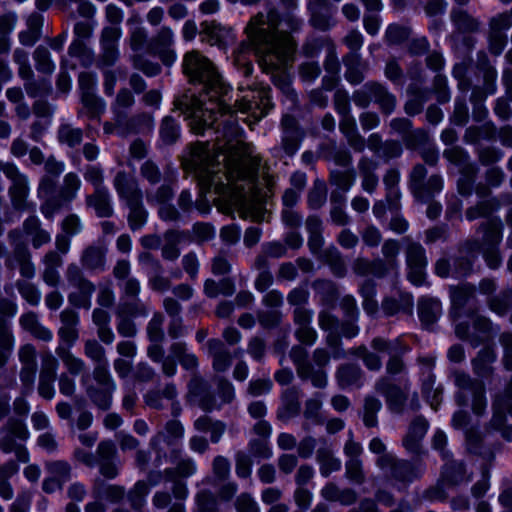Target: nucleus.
Returning a JSON list of instances; mask_svg holds the SVG:
<instances>
[{"instance_id": "nucleus-15", "label": "nucleus", "mask_w": 512, "mask_h": 512, "mask_svg": "<svg viewBox=\"0 0 512 512\" xmlns=\"http://www.w3.org/2000/svg\"><path fill=\"white\" fill-rule=\"evenodd\" d=\"M372 346L378 351H387L391 355V359L387 364L388 373L396 374L402 370L403 364L397 357V354L404 352L405 349L400 346L398 341L388 343L383 339L377 338L373 340Z\"/></svg>"}, {"instance_id": "nucleus-51", "label": "nucleus", "mask_w": 512, "mask_h": 512, "mask_svg": "<svg viewBox=\"0 0 512 512\" xmlns=\"http://www.w3.org/2000/svg\"><path fill=\"white\" fill-rule=\"evenodd\" d=\"M149 485L144 481H138L134 489L130 493V500L136 508H139L143 504L144 497L149 492Z\"/></svg>"}, {"instance_id": "nucleus-26", "label": "nucleus", "mask_w": 512, "mask_h": 512, "mask_svg": "<svg viewBox=\"0 0 512 512\" xmlns=\"http://www.w3.org/2000/svg\"><path fill=\"white\" fill-rule=\"evenodd\" d=\"M318 460L320 462V472L325 477L341 468V461L335 458L329 449L319 450Z\"/></svg>"}, {"instance_id": "nucleus-11", "label": "nucleus", "mask_w": 512, "mask_h": 512, "mask_svg": "<svg viewBox=\"0 0 512 512\" xmlns=\"http://www.w3.org/2000/svg\"><path fill=\"white\" fill-rule=\"evenodd\" d=\"M122 35L121 28L116 25H109L103 29L101 46L102 61L106 65H112L118 58L117 43Z\"/></svg>"}, {"instance_id": "nucleus-41", "label": "nucleus", "mask_w": 512, "mask_h": 512, "mask_svg": "<svg viewBox=\"0 0 512 512\" xmlns=\"http://www.w3.org/2000/svg\"><path fill=\"white\" fill-rule=\"evenodd\" d=\"M373 97L381 105L383 110L387 113L391 112L395 106V98L387 92L381 85L373 86Z\"/></svg>"}, {"instance_id": "nucleus-2", "label": "nucleus", "mask_w": 512, "mask_h": 512, "mask_svg": "<svg viewBox=\"0 0 512 512\" xmlns=\"http://www.w3.org/2000/svg\"><path fill=\"white\" fill-rule=\"evenodd\" d=\"M279 15L270 10L260 13L249 22L246 33L262 70L272 75V80L284 93L292 92L287 69L293 61L295 43L291 36L277 30Z\"/></svg>"}, {"instance_id": "nucleus-24", "label": "nucleus", "mask_w": 512, "mask_h": 512, "mask_svg": "<svg viewBox=\"0 0 512 512\" xmlns=\"http://www.w3.org/2000/svg\"><path fill=\"white\" fill-rule=\"evenodd\" d=\"M198 431L210 432L211 441L216 443L224 433L225 427L221 422H212L207 416L198 418L194 423Z\"/></svg>"}, {"instance_id": "nucleus-23", "label": "nucleus", "mask_w": 512, "mask_h": 512, "mask_svg": "<svg viewBox=\"0 0 512 512\" xmlns=\"http://www.w3.org/2000/svg\"><path fill=\"white\" fill-rule=\"evenodd\" d=\"M376 389L379 393L386 396L387 401L398 407L403 403V392L394 385H391L387 379H382L376 384Z\"/></svg>"}, {"instance_id": "nucleus-45", "label": "nucleus", "mask_w": 512, "mask_h": 512, "mask_svg": "<svg viewBox=\"0 0 512 512\" xmlns=\"http://www.w3.org/2000/svg\"><path fill=\"white\" fill-rule=\"evenodd\" d=\"M423 394L431 408L436 410L441 402L442 390L434 387V381L429 380L423 384Z\"/></svg>"}, {"instance_id": "nucleus-18", "label": "nucleus", "mask_w": 512, "mask_h": 512, "mask_svg": "<svg viewBox=\"0 0 512 512\" xmlns=\"http://www.w3.org/2000/svg\"><path fill=\"white\" fill-rule=\"evenodd\" d=\"M184 435V428L179 421H169L165 426V432H161L153 437L151 445L153 447H159L162 442L168 445L173 444L177 440L181 439Z\"/></svg>"}, {"instance_id": "nucleus-53", "label": "nucleus", "mask_w": 512, "mask_h": 512, "mask_svg": "<svg viewBox=\"0 0 512 512\" xmlns=\"http://www.w3.org/2000/svg\"><path fill=\"white\" fill-rule=\"evenodd\" d=\"M360 169L363 172L362 187L366 192H373L378 184V178L373 172L367 167V163L362 161L360 163Z\"/></svg>"}, {"instance_id": "nucleus-13", "label": "nucleus", "mask_w": 512, "mask_h": 512, "mask_svg": "<svg viewBox=\"0 0 512 512\" xmlns=\"http://www.w3.org/2000/svg\"><path fill=\"white\" fill-rule=\"evenodd\" d=\"M61 327L58 334L61 341L71 347L78 339L77 325L79 317L72 310H64L61 313Z\"/></svg>"}, {"instance_id": "nucleus-60", "label": "nucleus", "mask_w": 512, "mask_h": 512, "mask_svg": "<svg viewBox=\"0 0 512 512\" xmlns=\"http://www.w3.org/2000/svg\"><path fill=\"white\" fill-rule=\"evenodd\" d=\"M35 359H36V351L32 345L26 344L20 348L19 360L22 365L37 366Z\"/></svg>"}, {"instance_id": "nucleus-9", "label": "nucleus", "mask_w": 512, "mask_h": 512, "mask_svg": "<svg viewBox=\"0 0 512 512\" xmlns=\"http://www.w3.org/2000/svg\"><path fill=\"white\" fill-rule=\"evenodd\" d=\"M502 239L501 224L498 220L489 219L484 231V245L481 247L487 264L491 268L499 266L501 259L496 250V246Z\"/></svg>"}, {"instance_id": "nucleus-34", "label": "nucleus", "mask_w": 512, "mask_h": 512, "mask_svg": "<svg viewBox=\"0 0 512 512\" xmlns=\"http://www.w3.org/2000/svg\"><path fill=\"white\" fill-rule=\"evenodd\" d=\"M56 352L70 373L76 375V374H79L83 370V368H84L83 361L81 359L75 357L72 353H70L62 345H59Z\"/></svg>"}, {"instance_id": "nucleus-1", "label": "nucleus", "mask_w": 512, "mask_h": 512, "mask_svg": "<svg viewBox=\"0 0 512 512\" xmlns=\"http://www.w3.org/2000/svg\"><path fill=\"white\" fill-rule=\"evenodd\" d=\"M223 123V129L216 130V143L193 146L185 165L197 173L203 189H214L219 201L237 209L244 218L263 221L255 185L260 159L254 155V147L242 139V129L232 115Z\"/></svg>"}, {"instance_id": "nucleus-47", "label": "nucleus", "mask_w": 512, "mask_h": 512, "mask_svg": "<svg viewBox=\"0 0 512 512\" xmlns=\"http://www.w3.org/2000/svg\"><path fill=\"white\" fill-rule=\"evenodd\" d=\"M15 437L24 441L29 436V431L22 418L13 419L9 422L7 437Z\"/></svg>"}, {"instance_id": "nucleus-4", "label": "nucleus", "mask_w": 512, "mask_h": 512, "mask_svg": "<svg viewBox=\"0 0 512 512\" xmlns=\"http://www.w3.org/2000/svg\"><path fill=\"white\" fill-rule=\"evenodd\" d=\"M114 186L119 196L130 207L129 222L132 229L140 228L146 221V212L140 205L142 193L136 181L125 173L119 172L115 177Z\"/></svg>"}, {"instance_id": "nucleus-3", "label": "nucleus", "mask_w": 512, "mask_h": 512, "mask_svg": "<svg viewBox=\"0 0 512 512\" xmlns=\"http://www.w3.org/2000/svg\"><path fill=\"white\" fill-rule=\"evenodd\" d=\"M183 69L192 82L203 84V93L191 100L188 114L194 133L202 134L217 120V116H226L230 107L226 104L229 88L223 82L213 63L197 51L185 54Z\"/></svg>"}, {"instance_id": "nucleus-63", "label": "nucleus", "mask_w": 512, "mask_h": 512, "mask_svg": "<svg viewBox=\"0 0 512 512\" xmlns=\"http://www.w3.org/2000/svg\"><path fill=\"white\" fill-rule=\"evenodd\" d=\"M85 354L94 361L102 362L104 360V349L96 341H87L85 344Z\"/></svg>"}, {"instance_id": "nucleus-58", "label": "nucleus", "mask_w": 512, "mask_h": 512, "mask_svg": "<svg viewBox=\"0 0 512 512\" xmlns=\"http://www.w3.org/2000/svg\"><path fill=\"white\" fill-rule=\"evenodd\" d=\"M272 383L269 379H259L251 381L248 392L252 396H260L270 391Z\"/></svg>"}, {"instance_id": "nucleus-14", "label": "nucleus", "mask_w": 512, "mask_h": 512, "mask_svg": "<svg viewBox=\"0 0 512 512\" xmlns=\"http://www.w3.org/2000/svg\"><path fill=\"white\" fill-rule=\"evenodd\" d=\"M429 424L422 417L416 418L409 427L408 433L403 440L405 449L409 452L417 453L420 448V442L428 430Z\"/></svg>"}, {"instance_id": "nucleus-28", "label": "nucleus", "mask_w": 512, "mask_h": 512, "mask_svg": "<svg viewBox=\"0 0 512 512\" xmlns=\"http://www.w3.org/2000/svg\"><path fill=\"white\" fill-rule=\"evenodd\" d=\"M319 325L322 329L329 331L328 334V343L331 346H336L338 339L337 335L339 334V324L337 320L329 313L322 312L319 315Z\"/></svg>"}, {"instance_id": "nucleus-32", "label": "nucleus", "mask_w": 512, "mask_h": 512, "mask_svg": "<svg viewBox=\"0 0 512 512\" xmlns=\"http://www.w3.org/2000/svg\"><path fill=\"white\" fill-rule=\"evenodd\" d=\"M340 129L346 135L350 145L353 146L354 149L359 151L364 149V140L358 136L354 120L346 117L340 124Z\"/></svg>"}, {"instance_id": "nucleus-56", "label": "nucleus", "mask_w": 512, "mask_h": 512, "mask_svg": "<svg viewBox=\"0 0 512 512\" xmlns=\"http://www.w3.org/2000/svg\"><path fill=\"white\" fill-rule=\"evenodd\" d=\"M82 223L77 215H69L62 222L63 231L70 236L77 235L82 231Z\"/></svg>"}, {"instance_id": "nucleus-19", "label": "nucleus", "mask_w": 512, "mask_h": 512, "mask_svg": "<svg viewBox=\"0 0 512 512\" xmlns=\"http://www.w3.org/2000/svg\"><path fill=\"white\" fill-rule=\"evenodd\" d=\"M20 322L23 328L29 331L34 337L43 341L52 340V332L39 322L37 316L34 313H27L23 315L20 319Z\"/></svg>"}, {"instance_id": "nucleus-29", "label": "nucleus", "mask_w": 512, "mask_h": 512, "mask_svg": "<svg viewBox=\"0 0 512 512\" xmlns=\"http://www.w3.org/2000/svg\"><path fill=\"white\" fill-rule=\"evenodd\" d=\"M496 355L491 348H484L474 359L473 365L475 372L484 376L490 371V365L494 362Z\"/></svg>"}, {"instance_id": "nucleus-12", "label": "nucleus", "mask_w": 512, "mask_h": 512, "mask_svg": "<svg viewBox=\"0 0 512 512\" xmlns=\"http://www.w3.org/2000/svg\"><path fill=\"white\" fill-rule=\"evenodd\" d=\"M173 43V32L171 29L166 27L162 28L157 37L154 39L153 50L156 54L159 55L162 62L167 66L172 65L177 59V55L172 49Z\"/></svg>"}, {"instance_id": "nucleus-36", "label": "nucleus", "mask_w": 512, "mask_h": 512, "mask_svg": "<svg viewBox=\"0 0 512 512\" xmlns=\"http://www.w3.org/2000/svg\"><path fill=\"white\" fill-rule=\"evenodd\" d=\"M501 343L504 347V363L507 370L512 371V334H503ZM509 396L512 397V387L509 389ZM508 413L512 416V398L508 400Z\"/></svg>"}, {"instance_id": "nucleus-30", "label": "nucleus", "mask_w": 512, "mask_h": 512, "mask_svg": "<svg viewBox=\"0 0 512 512\" xmlns=\"http://www.w3.org/2000/svg\"><path fill=\"white\" fill-rule=\"evenodd\" d=\"M58 139L60 143L74 147L82 141V131L79 128L64 124L59 128Z\"/></svg>"}, {"instance_id": "nucleus-48", "label": "nucleus", "mask_w": 512, "mask_h": 512, "mask_svg": "<svg viewBox=\"0 0 512 512\" xmlns=\"http://www.w3.org/2000/svg\"><path fill=\"white\" fill-rule=\"evenodd\" d=\"M57 369L58 362L56 358L51 353L45 354L42 358L40 377L55 379Z\"/></svg>"}, {"instance_id": "nucleus-31", "label": "nucleus", "mask_w": 512, "mask_h": 512, "mask_svg": "<svg viewBox=\"0 0 512 512\" xmlns=\"http://www.w3.org/2000/svg\"><path fill=\"white\" fill-rule=\"evenodd\" d=\"M337 378L342 388L357 385L361 378V371L358 367L352 365L343 366L339 369Z\"/></svg>"}, {"instance_id": "nucleus-55", "label": "nucleus", "mask_w": 512, "mask_h": 512, "mask_svg": "<svg viewBox=\"0 0 512 512\" xmlns=\"http://www.w3.org/2000/svg\"><path fill=\"white\" fill-rule=\"evenodd\" d=\"M424 249L418 244H411L407 250V264H426Z\"/></svg>"}, {"instance_id": "nucleus-33", "label": "nucleus", "mask_w": 512, "mask_h": 512, "mask_svg": "<svg viewBox=\"0 0 512 512\" xmlns=\"http://www.w3.org/2000/svg\"><path fill=\"white\" fill-rule=\"evenodd\" d=\"M82 263L90 269L103 267L104 250L98 247H88L82 255Z\"/></svg>"}, {"instance_id": "nucleus-8", "label": "nucleus", "mask_w": 512, "mask_h": 512, "mask_svg": "<svg viewBox=\"0 0 512 512\" xmlns=\"http://www.w3.org/2000/svg\"><path fill=\"white\" fill-rule=\"evenodd\" d=\"M2 172L11 181L9 193L13 205L22 209L26 207V198L29 194L28 179L19 172L18 168L11 164L2 165Z\"/></svg>"}, {"instance_id": "nucleus-17", "label": "nucleus", "mask_w": 512, "mask_h": 512, "mask_svg": "<svg viewBox=\"0 0 512 512\" xmlns=\"http://www.w3.org/2000/svg\"><path fill=\"white\" fill-rule=\"evenodd\" d=\"M208 352L213 357V369L223 372L230 367L231 356L224 348L223 343L217 339H211L207 343Z\"/></svg>"}, {"instance_id": "nucleus-40", "label": "nucleus", "mask_w": 512, "mask_h": 512, "mask_svg": "<svg viewBox=\"0 0 512 512\" xmlns=\"http://www.w3.org/2000/svg\"><path fill=\"white\" fill-rule=\"evenodd\" d=\"M426 169L422 165H417L413 168L411 172V184L413 191L417 198L423 199L425 187L423 184V180L426 176Z\"/></svg>"}, {"instance_id": "nucleus-54", "label": "nucleus", "mask_w": 512, "mask_h": 512, "mask_svg": "<svg viewBox=\"0 0 512 512\" xmlns=\"http://www.w3.org/2000/svg\"><path fill=\"white\" fill-rule=\"evenodd\" d=\"M2 452H14L15 457L20 462H27L28 461V452L23 447L21 443H17L15 440L13 441H6L5 443L2 442Z\"/></svg>"}, {"instance_id": "nucleus-25", "label": "nucleus", "mask_w": 512, "mask_h": 512, "mask_svg": "<svg viewBox=\"0 0 512 512\" xmlns=\"http://www.w3.org/2000/svg\"><path fill=\"white\" fill-rule=\"evenodd\" d=\"M81 187V180L78 175L68 173L64 177L63 186L60 192V198L64 202H71L76 198L77 192Z\"/></svg>"}, {"instance_id": "nucleus-21", "label": "nucleus", "mask_w": 512, "mask_h": 512, "mask_svg": "<svg viewBox=\"0 0 512 512\" xmlns=\"http://www.w3.org/2000/svg\"><path fill=\"white\" fill-rule=\"evenodd\" d=\"M87 203L93 207L99 217H108L112 213L110 196L107 189H98L93 196L87 198Z\"/></svg>"}, {"instance_id": "nucleus-35", "label": "nucleus", "mask_w": 512, "mask_h": 512, "mask_svg": "<svg viewBox=\"0 0 512 512\" xmlns=\"http://www.w3.org/2000/svg\"><path fill=\"white\" fill-rule=\"evenodd\" d=\"M160 137L166 144H171L179 137V126L171 117H165L160 128Z\"/></svg>"}, {"instance_id": "nucleus-10", "label": "nucleus", "mask_w": 512, "mask_h": 512, "mask_svg": "<svg viewBox=\"0 0 512 512\" xmlns=\"http://www.w3.org/2000/svg\"><path fill=\"white\" fill-rule=\"evenodd\" d=\"M67 276L69 281L79 290L78 293L72 292L69 295V301L75 306L89 307L90 296L94 290L93 285L81 277L80 269L76 265L68 267Z\"/></svg>"}, {"instance_id": "nucleus-64", "label": "nucleus", "mask_w": 512, "mask_h": 512, "mask_svg": "<svg viewBox=\"0 0 512 512\" xmlns=\"http://www.w3.org/2000/svg\"><path fill=\"white\" fill-rule=\"evenodd\" d=\"M198 507L203 512H211L215 507V499L211 493L202 491L196 497Z\"/></svg>"}, {"instance_id": "nucleus-6", "label": "nucleus", "mask_w": 512, "mask_h": 512, "mask_svg": "<svg viewBox=\"0 0 512 512\" xmlns=\"http://www.w3.org/2000/svg\"><path fill=\"white\" fill-rule=\"evenodd\" d=\"M271 108L270 89L267 87L248 90L244 95L236 99L237 111L250 113L249 118L245 120L249 125L255 124L262 119Z\"/></svg>"}, {"instance_id": "nucleus-50", "label": "nucleus", "mask_w": 512, "mask_h": 512, "mask_svg": "<svg viewBox=\"0 0 512 512\" xmlns=\"http://www.w3.org/2000/svg\"><path fill=\"white\" fill-rule=\"evenodd\" d=\"M400 175L396 170H390L384 177V184L387 189V197L388 198H399V191L397 188V184L399 182Z\"/></svg>"}, {"instance_id": "nucleus-52", "label": "nucleus", "mask_w": 512, "mask_h": 512, "mask_svg": "<svg viewBox=\"0 0 512 512\" xmlns=\"http://www.w3.org/2000/svg\"><path fill=\"white\" fill-rule=\"evenodd\" d=\"M467 419L468 416L465 412L458 411L452 417V425L456 429H463L467 440L469 442H474L477 440V437H474L473 432L467 428Z\"/></svg>"}, {"instance_id": "nucleus-16", "label": "nucleus", "mask_w": 512, "mask_h": 512, "mask_svg": "<svg viewBox=\"0 0 512 512\" xmlns=\"http://www.w3.org/2000/svg\"><path fill=\"white\" fill-rule=\"evenodd\" d=\"M23 231L31 239L35 248H39L51 240L50 233L41 228L40 220L36 216H31L24 221Z\"/></svg>"}, {"instance_id": "nucleus-57", "label": "nucleus", "mask_w": 512, "mask_h": 512, "mask_svg": "<svg viewBox=\"0 0 512 512\" xmlns=\"http://www.w3.org/2000/svg\"><path fill=\"white\" fill-rule=\"evenodd\" d=\"M346 475L349 479L358 483L363 480L362 466L359 459L353 458L346 462Z\"/></svg>"}, {"instance_id": "nucleus-62", "label": "nucleus", "mask_w": 512, "mask_h": 512, "mask_svg": "<svg viewBox=\"0 0 512 512\" xmlns=\"http://www.w3.org/2000/svg\"><path fill=\"white\" fill-rule=\"evenodd\" d=\"M408 36V31L398 25H390L386 30V37L391 43H399L405 40Z\"/></svg>"}, {"instance_id": "nucleus-7", "label": "nucleus", "mask_w": 512, "mask_h": 512, "mask_svg": "<svg viewBox=\"0 0 512 512\" xmlns=\"http://www.w3.org/2000/svg\"><path fill=\"white\" fill-rule=\"evenodd\" d=\"M455 384L459 388L456 396L458 404L465 405L471 397L473 411L475 414L480 415L486 407L483 385L478 382H472L465 374H456Z\"/></svg>"}, {"instance_id": "nucleus-44", "label": "nucleus", "mask_w": 512, "mask_h": 512, "mask_svg": "<svg viewBox=\"0 0 512 512\" xmlns=\"http://www.w3.org/2000/svg\"><path fill=\"white\" fill-rule=\"evenodd\" d=\"M202 382L198 379H194L190 385L189 390L191 395L195 398L194 400L198 403L200 407H202L204 410H212L216 408L215 403L209 398L202 397L200 388H201Z\"/></svg>"}, {"instance_id": "nucleus-42", "label": "nucleus", "mask_w": 512, "mask_h": 512, "mask_svg": "<svg viewBox=\"0 0 512 512\" xmlns=\"http://www.w3.org/2000/svg\"><path fill=\"white\" fill-rule=\"evenodd\" d=\"M307 227L310 232L309 247L313 252H316L322 245V238L320 235L321 223L317 218H309L307 221Z\"/></svg>"}, {"instance_id": "nucleus-59", "label": "nucleus", "mask_w": 512, "mask_h": 512, "mask_svg": "<svg viewBox=\"0 0 512 512\" xmlns=\"http://www.w3.org/2000/svg\"><path fill=\"white\" fill-rule=\"evenodd\" d=\"M141 175L147 179L151 184H155L160 180V172L157 166L150 162L146 161L141 166Z\"/></svg>"}, {"instance_id": "nucleus-5", "label": "nucleus", "mask_w": 512, "mask_h": 512, "mask_svg": "<svg viewBox=\"0 0 512 512\" xmlns=\"http://www.w3.org/2000/svg\"><path fill=\"white\" fill-rule=\"evenodd\" d=\"M369 450L379 454L377 466L397 481L406 483L412 480L414 474L410 463L399 461L392 453L386 452V445L380 438H373L369 443Z\"/></svg>"}, {"instance_id": "nucleus-37", "label": "nucleus", "mask_w": 512, "mask_h": 512, "mask_svg": "<svg viewBox=\"0 0 512 512\" xmlns=\"http://www.w3.org/2000/svg\"><path fill=\"white\" fill-rule=\"evenodd\" d=\"M172 354L180 360L182 366L186 369H193L198 365L196 356L187 352L183 343H175L172 346Z\"/></svg>"}, {"instance_id": "nucleus-39", "label": "nucleus", "mask_w": 512, "mask_h": 512, "mask_svg": "<svg viewBox=\"0 0 512 512\" xmlns=\"http://www.w3.org/2000/svg\"><path fill=\"white\" fill-rule=\"evenodd\" d=\"M82 103L92 116H97L105 110L104 101L98 98L92 91H86L82 94Z\"/></svg>"}, {"instance_id": "nucleus-22", "label": "nucleus", "mask_w": 512, "mask_h": 512, "mask_svg": "<svg viewBox=\"0 0 512 512\" xmlns=\"http://www.w3.org/2000/svg\"><path fill=\"white\" fill-rule=\"evenodd\" d=\"M294 361L298 367V373L302 378H310L315 387L322 388L327 383V377L323 370L313 371L310 364L301 359L300 356L294 355Z\"/></svg>"}, {"instance_id": "nucleus-46", "label": "nucleus", "mask_w": 512, "mask_h": 512, "mask_svg": "<svg viewBox=\"0 0 512 512\" xmlns=\"http://www.w3.org/2000/svg\"><path fill=\"white\" fill-rule=\"evenodd\" d=\"M512 26V8L510 12H504L496 15L490 21L491 31L502 33Z\"/></svg>"}, {"instance_id": "nucleus-20", "label": "nucleus", "mask_w": 512, "mask_h": 512, "mask_svg": "<svg viewBox=\"0 0 512 512\" xmlns=\"http://www.w3.org/2000/svg\"><path fill=\"white\" fill-rule=\"evenodd\" d=\"M441 312L440 302L436 299L422 298L418 303V314L425 325L433 324Z\"/></svg>"}, {"instance_id": "nucleus-61", "label": "nucleus", "mask_w": 512, "mask_h": 512, "mask_svg": "<svg viewBox=\"0 0 512 512\" xmlns=\"http://www.w3.org/2000/svg\"><path fill=\"white\" fill-rule=\"evenodd\" d=\"M325 201V187L323 183H316L309 193L308 202L312 207H319Z\"/></svg>"}, {"instance_id": "nucleus-49", "label": "nucleus", "mask_w": 512, "mask_h": 512, "mask_svg": "<svg viewBox=\"0 0 512 512\" xmlns=\"http://www.w3.org/2000/svg\"><path fill=\"white\" fill-rule=\"evenodd\" d=\"M94 377L96 381L104 386V389H114L115 385L111 380L108 370V363H100L94 370Z\"/></svg>"}, {"instance_id": "nucleus-43", "label": "nucleus", "mask_w": 512, "mask_h": 512, "mask_svg": "<svg viewBox=\"0 0 512 512\" xmlns=\"http://www.w3.org/2000/svg\"><path fill=\"white\" fill-rule=\"evenodd\" d=\"M49 475L59 480L61 484L66 482L70 476V466L63 461H55L47 464Z\"/></svg>"}, {"instance_id": "nucleus-27", "label": "nucleus", "mask_w": 512, "mask_h": 512, "mask_svg": "<svg viewBox=\"0 0 512 512\" xmlns=\"http://www.w3.org/2000/svg\"><path fill=\"white\" fill-rule=\"evenodd\" d=\"M326 0H309V9L311 11V22L314 27L325 30L331 26L328 18L321 15Z\"/></svg>"}, {"instance_id": "nucleus-38", "label": "nucleus", "mask_w": 512, "mask_h": 512, "mask_svg": "<svg viewBox=\"0 0 512 512\" xmlns=\"http://www.w3.org/2000/svg\"><path fill=\"white\" fill-rule=\"evenodd\" d=\"M34 60L36 68L44 73H51L55 69V65L51 60L50 53L45 47H38L34 52Z\"/></svg>"}]
</instances>
